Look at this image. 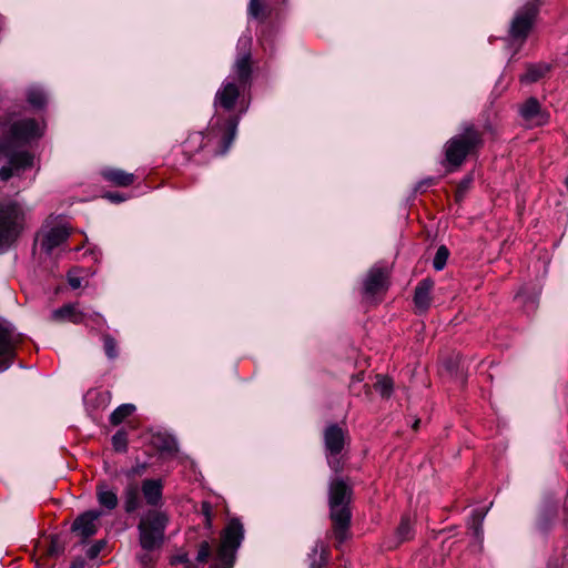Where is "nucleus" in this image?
I'll list each match as a JSON object with an SVG mask.
<instances>
[{"instance_id":"obj_15","label":"nucleus","mask_w":568,"mask_h":568,"mask_svg":"<svg viewBox=\"0 0 568 568\" xmlns=\"http://www.w3.org/2000/svg\"><path fill=\"white\" fill-rule=\"evenodd\" d=\"M100 517L101 511H85L74 519L71 529L84 541L97 534Z\"/></svg>"},{"instance_id":"obj_34","label":"nucleus","mask_w":568,"mask_h":568,"mask_svg":"<svg viewBox=\"0 0 568 568\" xmlns=\"http://www.w3.org/2000/svg\"><path fill=\"white\" fill-rule=\"evenodd\" d=\"M85 325H90L92 328H102L106 326V321L102 314L98 312H93L91 314H87Z\"/></svg>"},{"instance_id":"obj_45","label":"nucleus","mask_w":568,"mask_h":568,"mask_svg":"<svg viewBox=\"0 0 568 568\" xmlns=\"http://www.w3.org/2000/svg\"><path fill=\"white\" fill-rule=\"evenodd\" d=\"M161 448L163 450H168V452L176 450L175 444L173 443V440H166L165 444Z\"/></svg>"},{"instance_id":"obj_6","label":"nucleus","mask_w":568,"mask_h":568,"mask_svg":"<svg viewBox=\"0 0 568 568\" xmlns=\"http://www.w3.org/2000/svg\"><path fill=\"white\" fill-rule=\"evenodd\" d=\"M26 212L16 201L0 202V247L9 246L22 233Z\"/></svg>"},{"instance_id":"obj_36","label":"nucleus","mask_w":568,"mask_h":568,"mask_svg":"<svg viewBox=\"0 0 568 568\" xmlns=\"http://www.w3.org/2000/svg\"><path fill=\"white\" fill-rule=\"evenodd\" d=\"M201 514L204 516V526L207 529H211L212 528L213 516H214L211 503L202 501V504H201Z\"/></svg>"},{"instance_id":"obj_33","label":"nucleus","mask_w":568,"mask_h":568,"mask_svg":"<svg viewBox=\"0 0 568 568\" xmlns=\"http://www.w3.org/2000/svg\"><path fill=\"white\" fill-rule=\"evenodd\" d=\"M375 389L383 396L389 397L393 392V381L388 377H379L375 383Z\"/></svg>"},{"instance_id":"obj_13","label":"nucleus","mask_w":568,"mask_h":568,"mask_svg":"<svg viewBox=\"0 0 568 568\" xmlns=\"http://www.w3.org/2000/svg\"><path fill=\"white\" fill-rule=\"evenodd\" d=\"M43 133L42 126L34 119H23L10 126L12 141L26 143L32 139L40 138Z\"/></svg>"},{"instance_id":"obj_46","label":"nucleus","mask_w":568,"mask_h":568,"mask_svg":"<svg viewBox=\"0 0 568 568\" xmlns=\"http://www.w3.org/2000/svg\"><path fill=\"white\" fill-rule=\"evenodd\" d=\"M139 560L141 561V564L146 565L151 561V557H150L149 552L146 551V554L141 555L139 557Z\"/></svg>"},{"instance_id":"obj_24","label":"nucleus","mask_w":568,"mask_h":568,"mask_svg":"<svg viewBox=\"0 0 568 568\" xmlns=\"http://www.w3.org/2000/svg\"><path fill=\"white\" fill-rule=\"evenodd\" d=\"M97 499L100 506L113 510L119 504L118 493L106 483H99L97 486Z\"/></svg>"},{"instance_id":"obj_18","label":"nucleus","mask_w":568,"mask_h":568,"mask_svg":"<svg viewBox=\"0 0 568 568\" xmlns=\"http://www.w3.org/2000/svg\"><path fill=\"white\" fill-rule=\"evenodd\" d=\"M434 281L430 277L422 280L415 287L414 305L418 314L426 313L432 305V292L434 290Z\"/></svg>"},{"instance_id":"obj_28","label":"nucleus","mask_w":568,"mask_h":568,"mask_svg":"<svg viewBox=\"0 0 568 568\" xmlns=\"http://www.w3.org/2000/svg\"><path fill=\"white\" fill-rule=\"evenodd\" d=\"M247 12L252 18L260 21H265L267 18L266 7L262 0H250Z\"/></svg>"},{"instance_id":"obj_19","label":"nucleus","mask_w":568,"mask_h":568,"mask_svg":"<svg viewBox=\"0 0 568 568\" xmlns=\"http://www.w3.org/2000/svg\"><path fill=\"white\" fill-rule=\"evenodd\" d=\"M143 498L152 509L163 504V481L161 479H144L141 484Z\"/></svg>"},{"instance_id":"obj_35","label":"nucleus","mask_w":568,"mask_h":568,"mask_svg":"<svg viewBox=\"0 0 568 568\" xmlns=\"http://www.w3.org/2000/svg\"><path fill=\"white\" fill-rule=\"evenodd\" d=\"M28 102L34 108H42L45 104V95L39 90H31L28 93Z\"/></svg>"},{"instance_id":"obj_41","label":"nucleus","mask_w":568,"mask_h":568,"mask_svg":"<svg viewBox=\"0 0 568 568\" xmlns=\"http://www.w3.org/2000/svg\"><path fill=\"white\" fill-rule=\"evenodd\" d=\"M171 564L172 565H175V564H183L185 565V568H193L194 565L191 562V560L189 559V556L187 554H180V555H176L174 556L172 559H171Z\"/></svg>"},{"instance_id":"obj_31","label":"nucleus","mask_w":568,"mask_h":568,"mask_svg":"<svg viewBox=\"0 0 568 568\" xmlns=\"http://www.w3.org/2000/svg\"><path fill=\"white\" fill-rule=\"evenodd\" d=\"M103 348L105 352V355L110 359H114L118 357V344L114 337H112L110 334H103Z\"/></svg>"},{"instance_id":"obj_5","label":"nucleus","mask_w":568,"mask_h":568,"mask_svg":"<svg viewBox=\"0 0 568 568\" xmlns=\"http://www.w3.org/2000/svg\"><path fill=\"white\" fill-rule=\"evenodd\" d=\"M244 539V527L239 518H232L221 532V540L215 554L217 568H232L236 552Z\"/></svg>"},{"instance_id":"obj_20","label":"nucleus","mask_w":568,"mask_h":568,"mask_svg":"<svg viewBox=\"0 0 568 568\" xmlns=\"http://www.w3.org/2000/svg\"><path fill=\"white\" fill-rule=\"evenodd\" d=\"M70 233L65 226H54L45 231L41 239V248L50 254L54 248L59 247L63 242L67 241Z\"/></svg>"},{"instance_id":"obj_30","label":"nucleus","mask_w":568,"mask_h":568,"mask_svg":"<svg viewBox=\"0 0 568 568\" xmlns=\"http://www.w3.org/2000/svg\"><path fill=\"white\" fill-rule=\"evenodd\" d=\"M449 251L445 245H440L433 260V266L436 271H442L447 263Z\"/></svg>"},{"instance_id":"obj_25","label":"nucleus","mask_w":568,"mask_h":568,"mask_svg":"<svg viewBox=\"0 0 568 568\" xmlns=\"http://www.w3.org/2000/svg\"><path fill=\"white\" fill-rule=\"evenodd\" d=\"M550 71V65L546 63L528 64L526 72L519 77L521 83H535L544 78Z\"/></svg>"},{"instance_id":"obj_3","label":"nucleus","mask_w":568,"mask_h":568,"mask_svg":"<svg viewBox=\"0 0 568 568\" xmlns=\"http://www.w3.org/2000/svg\"><path fill=\"white\" fill-rule=\"evenodd\" d=\"M239 123L240 115L237 114H230L227 116L215 114L204 133L206 140V158L203 162L227 153L236 136Z\"/></svg>"},{"instance_id":"obj_27","label":"nucleus","mask_w":568,"mask_h":568,"mask_svg":"<svg viewBox=\"0 0 568 568\" xmlns=\"http://www.w3.org/2000/svg\"><path fill=\"white\" fill-rule=\"evenodd\" d=\"M135 410L132 404H122L116 407L110 415V423L114 426L120 425L125 418L131 416Z\"/></svg>"},{"instance_id":"obj_7","label":"nucleus","mask_w":568,"mask_h":568,"mask_svg":"<svg viewBox=\"0 0 568 568\" xmlns=\"http://www.w3.org/2000/svg\"><path fill=\"white\" fill-rule=\"evenodd\" d=\"M390 285V270L387 266L374 265L368 270L362 282V303L367 306L379 304Z\"/></svg>"},{"instance_id":"obj_40","label":"nucleus","mask_w":568,"mask_h":568,"mask_svg":"<svg viewBox=\"0 0 568 568\" xmlns=\"http://www.w3.org/2000/svg\"><path fill=\"white\" fill-rule=\"evenodd\" d=\"M326 557L323 554H318L317 549L313 550L311 568H325Z\"/></svg>"},{"instance_id":"obj_44","label":"nucleus","mask_w":568,"mask_h":568,"mask_svg":"<svg viewBox=\"0 0 568 568\" xmlns=\"http://www.w3.org/2000/svg\"><path fill=\"white\" fill-rule=\"evenodd\" d=\"M145 469H146V465L145 464H141V465H138V466L133 467L130 473L132 475H141V474H143L145 471Z\"/></svg>"},{"instance_id":"obj_1","label":"nucleus","mask_w":568,"mask_h":568,"mask_svg":"<svg viewBox=\"0 0 568 568\" xmlns=\"http://www.w3.org/2000/svg\"><path fill=\"white\" fill-rule=\"evenodd\" d=\"M485 145V131L470 121L459 125L458 132L444 146L443 166L448 173L459 170L468 156L477 155Z\"/></svg>"},{"instance_id":"obj_2","label":"nucleus","mask_w":568,"mask_h":568,"mask_svg":"<svg viewBox=\"0 0 568 568\" xmlns=\"http://www.w3.org/2000/svg\"><path fill=\"white\" fill-rule=\"evenodd\" d=\"M352 497L353 487L346 479L342 477L331 479L328 484V507L332 537L336 541V547L343 545L352 536V510L349 507Z\"/></svg>"},{"instance_id":"obj_22","label":"nucleus","mask_w":568,"mask_h":568,"mask_svg":"<svg viewBox=\"0 0 568 568\" xmlns=\"http://www.w3.org/2000/svg\"><path fill=\"white\" fill-rule=\"evenodd\" d=\"M87 313L79 311L74 304H64L63 306L52 311L51 320L57 323L70 322L72 324H83Z\"/></svg>"},{"instance_id":"obj_12","label":"nucleus","mask_w":568,"mask_h":568,"mask_svg":"<svg viewBox=\"0 0 568 568\" xmlns=\"http://www.w3.org/2000/svg\"><path fill=\"white\" fill-rule=\"evenodd\" d=\"M537 11L538 9L536 4L528 3L516 13L509 31L514 41L523 43L527 39L537 16Z\"/></svg>"},{"instance_id":"obj_38","label":"nucleus","mask_w":568,"mask_h":568,"mask_svg":"<svg viewBox=\"0 0 568 568\" xmlns=\"http://www.w3.org/2000/svg\"><path fill=\"white\" fill-rule=\"evenodd\" d=\"M63 551V547L58 537H51L50 545L45 550L48 556L54 557Z\"/></svg>"},{"instance_id":"obj_8","label":"nucleus","mask_w":568,"mask_h":568,"mask_svg":"<svg viewBox=\"0 0 568 568\" xmlns=\"http://www.w3.org/2000/svg\"><path fill=\"white\" fill-rule=\"evenodd\" d=\"M323 437L327 464L334 473L339 474L344 470V463L339 455L346 445L347 432L337 424H329L324 429Z\"/></svg>"},{"instance_id":"obj_17","label":"nucleus","mask_w":568,"mask_h":568,"mask_svg":"<svg viewBox=\"0 0 568 568\" xmlns=\"http://www.w3.org/2000/svg\"><path fill=\"white\" fill-rule=\"evenodd\" d=\"M204 132H194L189 134L185 141L180 145L179 151L184 156V162H190L197 154L204 152L206 158V142ZM204 160H200V163H204Z\"/></svg>"},{"instance_id":"obj_37","label":"nucleus","mask_w":568,"mask_h":568,"mask_svg":"<svg viewBox=\"0 0 568 568\" xmlns=\"http://www.w3.org/2000/svg\"><path fill=\"white\" fill-rule=\"evenodd\" d=\"M211 545L209 541H202L199 546V551L196 556V561L200 564L207 562L209 558L211 557Z\"/></svg>"},{"instance_id":"obj_42","label":"nucleus","mask_w":568,"mask_h":568,"mask_svg":"<svg viewBox=\"0 0 568 568\" xmlns=\"http://www.w3.org/2000/svg\"><path fill=\"white\" fill-rule=\"evenodd\" d=\"M68 283L73 288L77 290L82 285V278L73 273L68 274Z\"/></svg>"},{"instance_id":"obj_43","label":"nucleus","mask_w":568,"mask_h":568,"mask_svg":"<svg viewBox=\"0 0 568 568\" xmlns=\"http://www.w3.org/2000/svg\"><path fill=\"white\" fill-rule=\"evenodd\" d=\"M104 197L110 200L113 203H121L125 200L124 196L122 194H120L119 192H108L104 195Z\"/></svg>"},{"instance_id":"obj_49","label":"nucleus","mask_w":568,"mask_h":568,"mask_svg":"<svg viewBox=\"0 0 568 568\" xmlns=\"http://www.w3.org/2000/svg\"><path fill=\"white\" fill-rule=\"evenodd\" d=\"M427 184H432L433 183V179H429L426 181Z\"/></svg>"},{"instance_id":"obj_16","label":"nucleus","mask_w":568,"mask_h":568,"mask_svg":"<svg viewBox=\"0 0 568 568\" xmlns=\"http://www.w3.org/2000/svg\"><path fill=\"white\" fill-rule=\"evenodd\" d=\"M520 116L534 126H541L548 123L549 113L541 108L540 102L534 98H528L519 108Z\"/></svg>"},{"instance_id":"obj_11","label":"nucleus","mask_w":568,"mask_h":568,"mask_svg":"<svg viewBox=\"0 0 568 568\" xmlns=\"http://www.w3.org/2000/svg\"><path fill=\"white\" fill-rule=\"evenodd\" d=\"M248 90L235 83L234 79H225L214 95L213 105L216 114H220V110L225 112L233 111Z\"/></svg>"},{"instance_id":"obj_4","label":"nucleus","mask_w":568,"mask_h":568,"mask_svg":"<svg viewBox=\"0 0 568 568\" xmlns=\"http://www.w3.org/2000/svg\"><path fill=\"white\" fill-rule=\"evenodd\" d=\"M169 523L170 517L164 510L149 509L143 513L136 528L139 544L144 551L152 552L162 548Z\"/></svg>"},{"instance_id":"obj_23","label":"nucleus","mask_w":568,"mask_h":568,"mask_svg":"<svg viewBox=\"0 0 568 568\" xmlns=\"http://www.w3.org/2000/svg\"><path fill=\"white\" fill-rule=\"evenodd\" d=\"M142 505L141 489L138 483H129L123 490V509L126 514L136 511Z\"/></svg>"},{"instance_id":"obj_10","label":"nucleus","mask_w":568,"mask_h":568,"mask_svg":"<svg viewBox=\"0 0 568 568\" xmlns=\"http://www.w3.org/2000/svg\"><path fill=\"white\" fill-rule=\"evenodd\" d=\"M8 159V165L0 169V180L8 181L13 174L33 165V156L28 151H13L12 141H0V160Z\"/></svg>"},{"instance_id":"obj_26","label":"nucleus","mask_w":568,"mask_h":568,"mask_svg":"<svg viewBox=\"0 0 568 568\" xmlns=\"http://www.w3.org/2000/svg\"><path fill=\"white\" fill-rule=\"evenodd\" d=\"M413 521L409 516H403L398 527L396 528V537L398 542L408 541L413 538Z\"/></svg>"},{"instance_id":"obj_9","label":"nucleus","mask_w":568,"mask_h":568,"mask_svg":"<svg viewBox=\"0 0 568 568\" xmlns=\"http://www.w3.org/2000/svg\"><path fill=\"white\" fill-rule=\"evenodd\" d=\"M239 53L232 67V74L226 79H234L235 83L247 89L252 85L253 79V59H252V38L243 36L237 41Z\"/></svg>"},{"instance_id":"obj_21","label":"nucleus","mask_w":568,"mask_h":568,"mask_svg":"<svg viewBox=\"0 0 568 568\" xmlns=\"http://www.w3.org/2000/svg\"><path fill=\"white\" fill-rule=\"evenodd\" d=\"M102 179L118 187H128L134 184L136 175L119 168H105L101 171Z\"/></svg>"},{"instance_id":"obj_32","label":"nucleus","mask_w":568,"mask_h":568,"mask_svg":"<svg viewBox=\"0 0 568 568\" xmlns=\"http://www.w3.org/2000/svg\"><path fill=\"white\" fill-rule=\"evenodd\" d=\"M112 446L115 452L124 453L128 449V434L124 430H118L112 436Z\"/></svg>"},{"instance_id":"obj_48","label":"nucleus","mask_w":568,"mask_h":568,"mask_svg":"<svg viewBox=\"0 0 568 568\" xmlns=\"http://www.w3.org/2000/svg\"><path fill=\"white\" fill-rule=\"evenodd\" d=\"M419 423H420V419H416L413 424V429L417 430L418 429V426H419Z\"/></svg>"},{"instance_id":"obj_29","label":"nucleus","mask_w":568,"mask_h":568,"mask_svg":"<svg viewBox=\"0 0 568 568\" xmlns=\"http://www.w3.org/2000/svg\"><path fill=\"white\" fill-rule=\"evenodd\" d=\"M485 514L480 511H475L471 516V524L470 529L473 530L474 537L481 542L483 541V521H484Z\"/></svg>"},{"instance_id":"obj_14","label":"nucleus","mask_w":568,"mask_h":568,"mask_svg":"<svg viewBox=\"0 0 568 568\" xmlns=\"http://www.w3.org/2000/svg\"><path fill=\"white\" fill-rule=\"evenodd\" d=\"M19 342V337L12 331L0 325V372L11 366Z\"/></svg>"},{"instance_id":"obj_47","label":"nucleus","mask_w":568,"mask_h":568,"mask_svg":"<svg viewBox=\"0 0 568 568\" xmlns=\"http://www.w3.org/2000/svg\"><path fill=\"white\" fill-rule=\"evenodd\" d=\"M99 551H100L99 547H93V548L90 549L89 556L91 558H93V557H95L98 555Z\"/></svg>"},{"instance_id":"obj_39","label":"nucleus","mask_w":568,"mask_h":568,"mask_svg":"<svg viewBox=\"0 0 568 568\" xmlns=\"http://www.w3.org/2000/svg\"><path fill=\"white\" fill-rule=\"evenodd\" d=\"M473 182V179L470 176H467L460 181L458 184L457 191H456V199L459 201L464 197L465 193L470 187V184Z\"/></svg>"}]
</instances>
